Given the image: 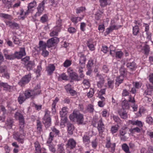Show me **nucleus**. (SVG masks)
Here are the masks:
<instances>
[{
  "label": "nucleus",
  "mask_w": 153,
  "mask_h": 153,
  "mask_svg": "<svg viewBox=\"0 0 153 153\" xmlns=\"http://www.w3.org/2000/svg\"><path fill=\"white\" fill-rule=\"evenodd\" d=\"M48 146L49 150L51 152L53 153L55 152L56 149L55 148V146L54 145L50 144L48 145Z\"/></svg>",
  "instance_id": "864d4df0"
},
{
  "label": "nucleus",
  "mask_w": 153,
  "mask_h": 153,
  "mask_svg": "<svg viewBox=\"0 0 153 153\" xmlns=\"http://www.w3.org/2000/svg\"><path fill=\"white\" fill-rule=\"evenodd\" d=\"M70 77L72 79L76 81L80 80V78L78 75L75 72L70 73L69 74Z\"/></svg>",
  "instance_id": "c85d7f7f"
},
{
  "label": "nucleus",
  "mask_w": 153,
  "mask_h": 153,
  "mask_svg": "<svg viewBox=\"0 0 153 153\" xmlns=\"http://www.w3.org/2000/svg\"><path fill=\"white\" fill-rule=\"evenodd\" d=\"M26 55L25 48H21L19 52H15V56L16 58L19 59Z\"/></svg>",
  "instance_id": "4468645a"
},
{
  "label": "nucleus",
  "mask_w": 153,
  "mask_h": 153,
  "mask_svg": "<svg viewBox=\"0 0 153 153\" xmlns=\"http://www.w3.org/2000/svg\"><path fill=\"white\" fill-rule=\"evenodd\" d=\"M64 145V144L62 143L58 144L57 145V153L65 152Z\"/></svg>",
  "instance_id": "c9c22d12"
},
{
  "label": "nucleus",
  "mask_w": 153,
  "mask_h": 153,
  "mask_svg": "<svg viewBox=\"0 0 153 153\" xmlns=\"http://www.w3.org/2000/svg\"><path fill=\"white\" fill-rule=\"evenodd\" d=\"M68 133L70 134H73V131L74 129V126L70 123H68L67 125Z\"/></svg>",
  "instance_id": "473e14b6"
},
{
  "label": "nucleus",
  "mask_w": 153,
  "mask_h": 153,
  "mask_svg": "<svg viewBox=\"0 0 153 153\" xmlns=\"http://www.w3.org/2000/svg\"><path fill=\"white\" fill-rule=\"evenodd\" d=\"M51 130L52 132H50L49 137L47 141V143H50L53 140L54 137L53 133L56 135H59V131L55 127H53L51 128Z\"/></svg>",
  "instance_id": "20e7f679"
},
{
  "label": "nucleus",
  "mask_w": 153,
  "mask_h": 153,
  "mask_svg": "<svg viewBox=\"0 0 153 153\" xmlns=\"http://www.w3.org/2000/svg\"><path fill=\"white\" fill-rule=\"evenodd\" d=\"M69 118L71 121H76L79 124H82L83 122V115L78 111H74L73 114L70 115Z\"/></svg>",
  "instance_id": "f03ea898"
},
{
  "label": "nucleus",
  "mask_w": 153,
  "mask_h": 153,
  "mask_svg": "<svg viewBox=\"0 0 153 153\" xmlns=\"http://www.w3.org/2000/svg\"><path fill=\"white\" fill-rule=\"evenodd\" d=\"M21 136L19 135V134L18 132H15L13 134L14 138L19 142L22 143L24 142L23 140L20 138Z\"/></svg>",
  "instance_id": "cd10ccee"
},
{
  "label": "nucleus",
  "mask_w": 153,
  "mask_h": 153,
  "mask_svg": "<svg viewBox=\"0 0 153 153\" xmlns=\"http://www.w3.org/2000/svg\"><path fill=\"white\" fill-rule=\"evenodd\" d=\"M135 64L134 62H128L126 64L127 67L129 68L131 70H133L135 69Z\"/></svg>",
  "instance_id": "58836bf2"
},
{
  "label": "nucleus",
  "mask_w": 153,
  "mask_h": 153,
  "mask_svg": "<svg viewBox=\"0 0 153 153\" xmlns=\"http://www.w3.org/2000/svg\"><path fill=\"white\" fill-rule=\"evenodd\" d=\"M50 111L47 109L45 111V115L43 118V122L46 128L51 126V119L50 116Z\"/></svg>",
  "instance_id": "7ed1b4c3"
},
{
  "label": "nucleus",
  "mask_w": 153,
  "mask_h": 153,
  "mask_svg": "<svg viewBox=\"0 0 153 153\" xmlns=\"http://www.w3.org/2000/svg\"><path fill=\"white\" fill-rule=\"evenodd\" d=\"M90 139L89 136L85 135L83 137V140L84 143H88L90 142Z\"/></svg>",
  "instance_id": "8fccbe9b"
},
{
  "label": "nucleus",
  "mask_w": 153,
  "mask_h": 153,
  "mask_svg": "<svg viewBox=\"0 0 153 153\" xmlns=\"http://www.w3.org/2000/svg\"><path fill=\"white\" fill-rule=\"evenodd\" d=\"M79 57V63L81 64H85L86 61V58L84 55L82 53H79L78 54Z\"/></svg>",
  "instance_id": "a878e982"
},
{
  "label": "nucleus",
  "mask_w": 153,
  "mask_h": 153,
  "mask_svg": "<svg viewBox=\"0 0 153 153\" xmlns=\"http://www.w3.org/2000/svg\"><path fill=\"white\" fill-rule=\"evenodd\" d=\"M112 22V21H111V25L106 29L105 33H106L107 35L108 34L112 32L114 30H117L122 27L121 25H113Z\"/></svg>",
  "instance_id": "9d476101"
},
{
  "label": "nucleus",
  "mask_w": 153,
  "mask_h": 153,
  "mask_svg": "<svg viewBox=\"0 0 153 153\" xmlns=\"http://www.w3.org/2000/svg\"><path fill=\"white\" fill-rule=\"evenodd\" d=\"M114 82V81L113 80L110 79H108V84L109 88L111 89L113 88Z\"/></svg>",
  "instance_id": "3c124183"
},
{
  "label": "nucleus",
  "mask_w": 153,
  "mask_h": 153,
  "mask_svg": "<svg viewBox=\"0 0 153 153\" xmlns=\"http://www.w3.org/2000/svg\"><path fill=\"white\" fill-rule=\"evenodd\" d=\"M122 147L123 150L126 153H130L129 147L126 144H123L122 146Z\"/></svg>",
  "instance_id": "c03bdc74"
},
{
  "label": "nucleus",
  "mask_w": 153,
  "mask_h": 153,
  "mask_svg": "<svg viewBox=\"0 0 153 153\" xmlns=\"http://www.w3.org/2000/svg\"><path fill=\"white\" fill-rule=\"evenodd\" d=\"M87 45L90 50L92 51H94L95 49L94 45L92 44L90 42V41L88 42L87 43Z\"/></svg>",
  "instance_id": "4d7b16f0"
},
{
  "label": "nucleus",
  "mask_w": 153,
  "mask_h": 153,
  "mask_svg": "<svg viewBox=\"0 0 153 153\" xmlns=\"http://www.w3.org/2000/svg\"><path fill=\"white\" fill-rule=\"evenodd\" d=\"M48 19V17L47 15H44L41 18L40 21L42 23L47 21Z\"/></svg>",
  "instance_id": "e2e57ef3"
},
{
  "label": "nucleus",
  "mask_w": 153,
  "mask_h": 153,
  "mask_svg": "<svg viewBox=\"0 0 153 153\" xmlns=\"http://www.w3.org/2000/svg\"><path fill=\"white\" fill-rule=\"evenodd\" d=\"M71 64V61L67 59L63 63V66L65 67H68Z\"/></svg>",
  "instance_id": "bf43d9fd"
},
{
  "label": "nucleus",
  "mask_w": 153,
  "mask_h": 153,
  "mask_svg": "<svg viewBox=\"0 0 153 153\" xmlns=\"http://www.w3.org/2000/svg\"><path fill=\"white\" fill-rule=\"evenodd\" d=\"M6 59L9 60H12L16 58L15 56V53L14 54H11L10 55L7 54L5 57Z\"/></svg>",
  "instance_id": "6e6d98bb"
},
{
  "label": "nucleus",
  "mask_w": 153,
  "mask_h": 153,
  "mask_svg": "<svg viewBox=\"0 0 153 153\" xmlns=\"http://www.w3.org/2000/svg\"><path fill=\"white\" fill-rule=\"evenodd\" d=\"M15 117L19 121V124L25 123L24 118L23 115L19 112H16L15 114Z\"/></svg>",
  "instance_id": "2eb2a0df"
},
{
  "label": "nucleus",
  "mask_w": 153,
  "mask_h": 153,
  "mask_svg": "<svg viewBox=\"0 0 153 153\" xmlns=\"http://www.w3.org/2000/svg\"><path fill=\"white\" fill-rule=\"evenodd\" d=\"M122 109H121L124 110L125 109H128L129 107V104L128 101L126 100H124L122 103Z\"/></svg>",
  "instance_id": "e433bc0d"
},
{
  "label": "nucleus",
  "mask_w": 153,
  "mask_h": 153,
  "mask_svg": "<svg viewBox=\"0 0 153 153\" xmlns=\"http://www.w3.org/2000/svg\"><path fill=\"white\" fill-rule=\"evenodd\" d=\"M133 85L136 88L139 89L141 86L142 83L140 82H133Z\"/></svg>",
  "instance_id": "5fc2aeb1"
},
{
  "label": "nucleus",
  "mask_w": 153,
  "mask_h": 153,
  "mask_svg": "<svg viewBox=\"0 0 153 153\" xmlns=\"http://www.w3.org/2000/svg\"><path fill=\"white\" fill-rule=\"evenodd\" d=\"M120 72L121 75L125 76L126 75L127 71L123 66L121 67L120 69Z\"/></svg>",
  "instance_id": "49530a36"
},
{
  "label": "nucleus",
  "mask_w": 153,
  "mask_h": 153,
  "mask_svg": "<svg viewBox=\"0 0 153 153\" xmlns=\"http://www.w3.org/2000/svg\"><path fill=\"white\" fill-rule=\"evenodd\" d=\"M139 32V29L137 25H135L133 28V33L134 35H137Z\"/></svg>",
  "instance_id": "a18cd8bd"
},
{
  "label": "nucleus",
  "mask_w": 153,
  "mask_h": 153,
  "mask_svg": "<svg viewBox=\"0 0 153 153\" xmlns=\"http://www.w3.org/2000/svg\"><path fill=\"white\" fill-rule=\"evenodd\" d=\"M60 31V28H57L56 27H54L53 30L50 33V36L52 37L54 36H57L58 32Z\"/></svg>",
  "instance_id": "bb28decb"
},
{
  "label": "nucleus",
  "mask_w": 153,
  "mask_h": 153,
  "mask_svg": "<svg viewBox=\"0 0 153 153\" xmlns=\"http://www.w3.org/2000/svg\"><path fill=\"white\" fill-rule=\"evenodd\" d=\"M76 144L75 141L74 139L71 138L68 140L67 145L69 148L73 149L75 147Z\"/></svg>",
  "instance_id": "6ab92c4d"
},
{
  "label": "nucleus",
  "mask_w": 153,
  "mask_h": 153,
  "mask_svg": "<svg viewBox=\"0 0 153 153\" xmlns=\"http://www.w3.org/2000/svg\"><path fill=\"white\" fill-rule=\"evenodd\" d=\"M40 86L37 85L34 88V90H28L25 92V96L26 98L27 99L31 98L32 99L35 98L36 96L39 94L41 92L40 90Z\"/></svg>",
  "instance_id": "f257e3e1"
},
{
  "label": "nucleus",
  "mask_w": 153,
  "mask_h": 153,
  "mask_svg": "<svg viewBox=\"0 0 153 153\" xmlns=\"http://www.w3.org/2000/svg\"><path fill=\"white\" fill-rule=\"evenodd\" d=\"M86 9L85 7H79L76 9V12L77 13H79L85 10Z\"/></svg>",
  "instance_id": "603ef678"
},
{
  "label": "nucleus",
  "mask_w": 153,
  "mask_h": 153,
  "mask_svg": "<svg viewBox=\"0 0 153 153\" xmlns=\"http://www.w3.org/2000/svg\"><path fill=\"white\" fill-rule=\"evenodd\" d=\"M36 128L37 131L40 134L42 131V125L40 121L37 120L36 121Z\"/></svg>",
  "instance_id": "c756f323"
},
{
  "label": "nucleus",
  "mask_w": 153,
  "mask_h": 153,
  "mask_svg": "<svg viewBox=\"0 0 153 153\" xmlns=\"http://www.w3.org/2000/svg\"><path fill=\"white\" fill-rule=\"evenodd\" d=\"M108 0H100V6L104 7L108 4Z\"/></svg>",
  "instance_id": "09e8293b"
},
{
  "label": "nucleus",
  "mask_w": 153,
  "mask_h": 153,
  "mask_svg": "<svg viewBox=\"0 0 153 153\" xmlns=\"http://www.w3.org/2000/svg\"><path fill=\"white\" fill-rule=\"evenodd\" d=\"M123 55V52L120 51L116 52V56L117 58H121Z\"/></svg>",
  "instance_id": "338daca9"
},
{
  "label": "nucleus",
  "mask_w": 153,
  "mask_h": 153,
  "mask_svg": "<svg viewBox=\"0 0 153 153\" xmlns=\"http://www.w3.org/2000/svg\"><path fill=\"white\" fill-rule=\"evenodd\" d=\"M147 89L145 91V93L147 95H150L151 92L153 91V84L152 85L149 84L146 85Z\"/></svg>",
  "instance_id": "b1692460"
},
{
  "label": "nucleus",
  "mask_w": 153,
  "mask_h": 153,
  "mask_svg": "<svg viewBox=\"0 0 153 153\" xmlns=\"http://www.w3.org/2000/svg\"><path fill=\"white\" fill-rule=\"evenodd\" d=\"M96 77L99 80L97 82V87L99 88H101L104 85V83L105 82L103 76L99 74L98 73L97 74Z\"/></svg>",
  "instance_id": "9b49d317"
},
{
  "label": "nucleus",
  "mask_w": 153,
  "mask_h": 153,
  "mask_svg": "<svg viewBox=\"0 0 153 153\" xmlns=\"http://www.w3.org/2000/svg\"><path fill=\"white\" fill-rule=\"evenodd\" d=\"M130 131L131 133H133L135 132H137V133L140 132V129L138 127H136L131 129Z\"/></svg>",
  "instance_id": "052dcab7"
},
{
  "label": "nucleus",
  "mask_w": 153,
  "mask_h": 153,
  "mask_svg": "<svg viewBox=\"0 0 153 153\" xmlns=\"http://www.w3.org/2000/svg\"><path fill=\"white\" fill-rule=\"evenodd\" d=\"M46 1L47 0H44L39 4L37 8L38 11L35 15L36 16H39L41 14L44 10V5L46 2Z\"/></svg>",
  "instance_id": "6e6552de"
},
{
  "label": "nucleus",
  "mask_w": 153,
  "mask_h": 153,
  "mask_svg": "<svg viewBox=\"0 0 153 153\" xmlns=\"http://www.w3.org/2000/svg\"><path fill=\"white\" fill-rule=\"evenodd\" d=\"M0 73L3 74L2 76L7 79L10 78V73L6 66L4 65L0 66Z\"/></svg>",
  "instance_id": "423d86ee"
},
{
  "label": "nucleus",
  "mask_w": 153,
  "mask_h": 153,
  "mask_svg": "<svg viewBox=\"0 0 153 153\" xmlns=\"http://www.w3.org/2000/svg\"><path fill=\"white\" fill-rule=\"evenodd\" d=\"M130 123L133 125H136L140 127H142L143 126V124L142 122L138 120L136 121H133L132 120L130 121Z\"/></svg>",
  "instance_id": "37998d69"
},
{
  "label": "nucleus",
  "mask_w": 153,
  "mask_h": 153,
  "mask_svg": "<svg viewBox=\"0 0 153 153\" xmlns=\"http://www.w3.org/2000/svg\"><path fill=\"white\" fill-rule=\"evenodd\" d=\"M13 120L11 118L7 119L5 124L7 128L8 129H10L12 128L13 123Z\"/></svg>",
  "instance_id": "393cba45"
},
{
  "label": "nucleus",
  "mask_w": 153,
  "mask_h": 153,
  "mask_svg": "<svg viewBox=\"0 0 153 153\" xmlns=\"http://www.w3.org/2000/svg\"><path fill=\"white\" fill-rule=\"evenodd\" d=\"M39 48L40 51L46 50L47 45L46 43L42 41H40L39 43Z\"/></svg>",
  "instance_id": "2f4dec72"
},
{
  "label": "nucleus",
  "mask_w": 153,
  "mask_h": 153,
  "mask_svg": "<svg viewBox=\"0 0 153 153\" xmlns=\"http://www.w3.org/2000/svg\"><path fill=\"white\" fill-rule=\"evenodd\" d=\"M35 148V153H41V149L40 146L38 142H36L34 143Z\"/></svg>",
  "instance_id": "ea45409f"
},
{
  "label": "nucleus",
  "mask_w": 153,
  "mask_h": 153,
  "mask_svg": "<svg viewBox=\"0 0 153 153\" xmlns=\"http://www.w3.org/2000/svg\"><path fill=\"white\" fill-rule=\"evenodd\" d=\"M13 42L15 44H19L20 43V41L19 38H17L15 36H14L13 37Z\"/></svg>",
  "instance_id": "0e129e2a"
},
{
  "label": "nucleus",
  "mask_w": 153,
  "mask_h": 153,
  "mask_svg": "<svg viewBox=\"0 0 153 153\" xmlns=\"http://www.w3.org/2000/svg\"><path fill=\"white\" fill-rule=\"evenodd\" d=\"M58 79L59 80H67L68 79V76L65 73H63L59 75L58 78Z\"/></svg>",
  "instance_id": "de8ad7c7"
},
{
  "label": "nucleus",
  "mask_w": 153,
  "mask_h": 153,
  "mask_svg": "<svg viewBox=\"0 0 153 153\" xmlns=\"http://www.w3.org/2000/svg\"><path fill=\"white\" fill-rule=\"evenodd\" d=\"M0 17L4 18L5 19H10V16L8 14L3 13H0Z\"/></svg>",
  "instance_id": "13d9d810"
},
{
  "label": "nucleus",
  "mask_w": 153,
  "mask_h": 153,
  "mask_svg": "<svg viewBox=\"0 0 153 153\" xmlns=\"http://www.w3.org/2000/svg\"><path fill=\"white\" fill-rule=\"evenodd\" d=\"M94 94V91L93 89H90L89 92L87 94V96L88 98H91L92 97Z\"/></svg>",
  "instance_id": "680f3d73"
},
{
  "label": "nucleus",
  "mask_w": 153,
  "mask_h": 153,
  "mask_svg": "<svg viewBox=\"0 0 153 153\" xmlns=\"http://www.w3.org/2000/svg\"><path fill=\"white\" fill-rule=\"evenodd\" d=\"M65 88L67 92H69L71 95L73 96L76 94V92L75 91L72 90L70 88L71 85L69 84L65 86Z\"/></svg>",
  "instance_id": "4be33fe9"
},
{
  "label": "nucleus",
  "mask_w": 153,
  "mask_h": 153,
  "mask_svg": "<svg viewBox=\"0 0 153 153\" xmlns=\"http://www.w3.org/2000/svg\"><path fill=\"white\" fill-rule=\"evenodd\" d=\"M127 131V128L126 127H123L120 130V137L121 140L125 141L128 138L125 135Z\"/></svg>",
  "instance_id": "1a4fd4ad"
},
{
  "label": "nucleus",
  "mask_w": 153,
  "mask_h": 153,
  "mask_svg": "<svg viewBox=\"0 0 153 153\" xmlns=\"http://www.w3.org/2000/svg\"><path fill=\"white\" fill-rule=\"evenodd\" d=\"M146 121L148 123L150 124H151L153 123V119L150 116L147 117Z\"/></svg>",
  "instance_id": "774afa93"
},
{
  "label": "nucleus",
  "mask_w": 153,
  "mask_h": 153,
  "mask_svg": "<svg viewBox=\"0 0 153 153\" xmlns=\"http://www.w3.org/2000/svg\"><path fill=\"white\" fill-rule=\"evenodd\" d=\"M67 108L66 107H63L61 111H60V115L61 117H64L67 114Z\"/></svg>",
  "instance_id": "f704fd0d"
},
{
  "label": "nucleus",
  "mask_w": 153,
  "mask_h": 153,
  "mask_svg": "<svg viewBox=\"0 0 153 153\" xmlns=\"http://www.w3.org/2000/svg\"><path fill=\"white\" fill-rule=\"evenodd\" d=\"M83 16L82 17H72L71 18V20L75 24L77 23L79 21H80L83 19Z\"/></svg>",
  "instance_id": "4c0bfd02"
},
{
  "label": "nucleus",
  "mask_w": 153,
  "mask_h": 153,
  "mask_svg": "<svg viewBox=\"0 0 153 153\" xmlns=\"http://www.w3.org/2000/svg\"><path fill=\"white\" fill-rule=\"evenodd\" d=\"M36 2L35 1H33L29 3L27 6V12L26 13V14H29L32 12L33 10L32 9L36 7Z\"/></svg>",
  "instance_id": "dca6fc26"
},
{
  "label": "nucleus",
  "mask_w": 153,
  "mask_h": 153,
  "mask_svg": "<svg viewBox=\"0 0 153 153\" xmlns=\"http://www.w3.org/2000/svg\"><path fill=\"white\" fill-rule=\"evenodd\" d=\"M110 141L111 139L110 137H107L106 147L108 148H109L111 147V150L110 151L111 152H113L114 151L116 144L114 143L111 144Z\"/></svg>",
  "instance_id": "ddd939ff"
},
{
  "label": "nucleus",
  "mask_w": 153,
  "mask_h": 153,
  "mask_svg": "<svg viewBox=\"0 0 153 153\" xmlns=\"http://www.w3.org/2000/svg\"><path fill=\"white\" fill-rule=\"evenodd\" d=\"M97 129L99 133H102L105 129V126L102 122V119H101L98 122Z\"/></svg>",
  "instance_id": "f3484780"
},
{
  "label": "nucleus",
  "mask_w": 153,
  "mask_h": 153,
  "mask_svg": "<svg viewBox=\"0 0 153 153\" xmlns=\"http://www.w3.org/2000/svg\"><path fill=\"white\" fill-rule=\"evenodd\" d=\"M118 114L120 117L124 119L127 118L128 116L127 113L123 109H120L118 111Z\"/></svg>",
  "instance_id": "aec40b11"
},
{
  "label": "nucleus",
  "mask_w": 153,
  "mask_h": 153,
  "mask_svg": "<svg viewBox=\"0 0 153 153\" xmlns=\"http://www.w3.org/2000/svg\"><path fill=\"white\" fill-rule=\"evenodd\" d=\"M25 123L19 124V132H18L19 134V135L21 136H25L26 132L24 130Z\"/></svg>",
  "instance_id": "412c9836"
},
{
  "label": "nucleus",
  "mask_w": 153,
  "mask_h": 153,
  "mask_svg": "<svg viewBox=\"0 0 153 153\" xmlns=\"http://www.w3.org/2000/svg\"><path fill=\"white\" fill-rule=\"evenodd\" d=\"M143 49L144 51L145 54H147L149 51V46L146 45H145L143 47Z\"/></svg>",
  "instance_id": "69168bd1"
},
{
  "label": "nucleus",
  "mask_w": 153,
  "mask_h": 153,
  "mask_svg": "<svg viewBox=\"0 0 153 153\" xmlns=\"http://www.w3.org/2000/svg\"><path fill=\"white\" fill-rule=\"evenodd\" d=\"M59 41V39L56 37H53L48 39L46 43L48 48L52 47L54 44L57 43Z\"/></svg>",
  "instance_id": "0eeeda50"
},
{
  "label": "nucleus",
  "mask_w": 153,
  "mask_h": 153,
  "mask_svg": "<svg viewBox=\"0 0 153 153\" xmlns=\"http://www.w3.org/2000/svg\"><path fill=\"white\" fill-rule=\"evenodd\" d=\"M27 70H31L34 66V63L33 61H29L25 65Z\"/></svg>",
  "instance_id": "7c9ffc66"
},
{
  "label": "nucleus",
  "mask_w": 153,
  "mask_h": 153,
  "mask_svg": "<svg viewBox=\"0 0 153 153\" xmlns=\"http://www.w3.org/2000/svg\"><path fill=\"white\" fill-rule=\"evenodd\" d=\"M124 76L120 75L118 77L116 80V84L118 86L120 84L122 83L124 79Z\"/></svg>",
  "instance_id": "79ce46f5"
},
{
  "label": "nucleus",
  "mask_w": 153,
  "mask_h": 153,
  "mask_svg": "<svg viewBox=\"0 0 153 153\" xmlns=\"http://www.w3.org/2000/svg\"><path fill=\"white\" fill-rule=\"evenodd\" d=\"M55 68V67L53 64L49 65L46 68V71L48 75H51L53 72Z\"/></svg>",
  "instance_id": "a211bd4d"
},
{
  "label": "nucleus",
  "mask_w": 153,
  "mask_h": 153,
  "mask_svg": "<svg viewBox=\"0 0 153 153\" xmlns=\"http://www.w3.org/2000/svg\"><path fill=\"white\" fill-rule=\"evenodd\" d=\"M3 3L5 7L9 9L12 7L13 3L11 1L9 0H2Z\"/></svg>",
  "instance_id": "5701e85b"
},
{
  "label": "nucleus",
  "mask_w": 153,
  "mask_h": 153,
  "mask_svg": "<svg viewBox=\"0 0 153 153\" xmlns=\"http://www.w3.org/2000/svg\"><path fill=\"white\" fill-rule=\"evenodd\" d=\"M5 23L7 25L13 29H18L19 28V24L15 22L6 21Z\"/></svg>",
  "instance_id": "f8f14e48"
},
{
  "label": "nucleus",
  "mask_w": 153,
  "mask_h": 153,
  "mask_svg": "<svg viewBox=\"0 0 153 153\" xmlns=\"http://www.w3.org/2000/svg\"><path fill=\"white\" fill-rule=\"evenodd\" d=\"M27 98L23 95H20L18 98V101L20 104H22Z\"/></svg>",
  "instance_id": "a19ab883"
},
{
  "label": "nucleus",
  "mask_w": 153,
  "mask_h": 153,
  "mask_svg": "<svg viewBox=\"0 0 153 153\" xmlns=\"http://www.w3.org/2000/svg\"><path fill=\"white\" fill-rule=\"evenodd\" d=\"M59 100V99L57 97L55 98V99L53 101V103L52 104V110L53 113L56 112V103Z\"/></svg>",
  "instance_id": "72a5a7b5"
},
{
  "label": "nucleus",
  "mask_w": 153,
  "mask_h": 153,
  "mask_svg": "<svg viewBox=\"0 0 153 153\" xmlns=\"http://www.w3.org/2000/svg\"><path fill=\"white\" fill-rule=\"evenodd\" d=\"M31 74H30L26 75L21 79L19 82L18 84L21 86H23L25 84L28 83L31 79Z\"/></svg>",
  "instance_id": "39448f33"
}]
</instances>
